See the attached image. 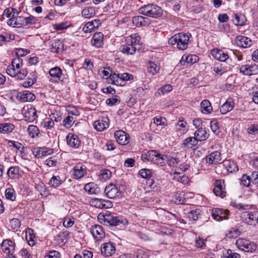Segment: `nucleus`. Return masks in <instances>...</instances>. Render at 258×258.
<instances>
[{
    "label": "nucleus",
    "instance_id": "obj_3",
    "mask_svg": "<svg viewBox=\"0 0 258 258\" xmlns=\"http://www.w3.org/2000/svg\"><path fill=\"white\" fill-rule=\"evenodd\" d=\"M139 12L141 14L153 18H158L162 15L161 8L154 4L145 5L139 9Z\"/></svg>",
    "mask_w": 258,
    "mask_h": 258
},
{
    "label": "nucleus",
    "instance_id": "obj_44",
    "mask_svg": "<svg viewBox=\"0 0 258 258\" xmlns=\"http://www.w3.org/2000/svg\"><path fill=\"white\" fill-rule=\"evenodd\" d=\"M232 21L235 25L241 26L245 25L246 18L243 14H235Z\"/></svg>",
    "mask_w": 258,
    "mask_h": 258
},
{
    "label": "nucleus",
    "instance_id": "obj_15",
    "mask_svg": "<svg viewBox=\"0 0 258 258\" xmlns=\"http://www.w3.org/2000/svg\"><path fill=\"white\" fill-rule=\"evenodd\" d=\"M67 145L71 148L78 149L81 146V142L79 137L72 133H69L66 137Z\"/></svg>",
    "mask_w": 258,
    "mask_h": 258
},
{
    "label": "nucleus",
    "instance_id": "obj_34",
    "mask_svg": "<svg viewBox=\"0 0 258 258\" xmlns=\"http://www.w3.org/2000/svg\"><path fill=\"white\" fill-rule=\"evenodd\" d=\"M195 137L197 139L198 141H205L207 140L209 136L206 128L200 127L194 134Z\"/></svg>",
    "mask_w": 258,
    "mask_h": 258
},
{
    "label": "nucleus",
    "instance_id": "obj_40",
    "mask_svg": "<svg viewBox=\"0 0 258 258\" xmlns=\"http://www.w3.org/2000/svg\"><path fill=\"white\" fill-rule=\"evenodd\" d=\"M37 76L35 72H32L29 74L26 81L23 82L22 86L24 88H29L31 87L36 81Z\"/></svg>",
    "mask_w": 258,
    "mask_h": 258
},
{
    "label": "nucleus",
    "instance_id": "obj_23",
    "mask_svg": "<svg viewBox=\"0 0 258 258\" xmlns=\"http://www.w3.org/2000/svg\"><path fill=\"white\" fill-rule=\"evenodd\" d=\"M228 213L229 212L227 210L216 208L213 209L212 216L215 220L219 221L227 219Z\"/></svg>",
    "mask_w": 258,
    "mask_h": 258
},
{
    "label": "nucleus",
    "instance_id": "obj_14",
    "mask_svg": "<svg viewBox=\"0 0 258 258\" xmlns=\"http://www.w3.org/2000/svg\"><path fill=\"white\" fill-rule=\"evenodd\" d=\"M90 205L100 209H108L113 206V204L111 201L101 199H92L90 201Z\"/></svg>",
    "mask_w": 258,
    "mask_h": 258
},
{
    "label": "nucleus",
    "instance_id": "obj_62",
    "mask_svg": "<svg viewBox=\"0 0 258 258\" xmlns=\"http://www.w3.org/2000/svg\"><path fill=\"white\" fill-rule=\"evenodd\" d=\"M120 102V97L117 95L113 96L111 98H108L106 100V103L110 106L114 105Z\"/></svg>",
    "mask_w": 258,
    "mask_h": 258
},
{
    "label": "nucleus",
    "instance_id": "obj_24",
    "mask_svg": "<svg viewBox=\"0 0 258 258\" xmlns=\"http://www.w3.org/2000/svg\"><path fill=\"white\" fill-rule=\"evenodd\" d=\"M240 72L245 75H253L258 73V66L253 65H243L240 68Z\"/></svg>",
    "mask_w": 258,
    "mask_h": 258
},
{
    "label": "nucleus",
    "instance_id": "obj_53",
    "mask_svg": "<svg viewBox=\"0 0 258 258\" xmlns=\"http://www.w3.org/2000/svg\"><path fill=\"white\" fill-rule=\"evenodd\" d=\"M135 254L137 258H149V251L142 248L137 249Z\"/></svg>",
    "mask_w": 258,
    "mask_h": 258
},
{
    "label": "nucleus",
    "instance_id": "obj_60",
    "mask_svg": "<svg viewBox=\"0 0 258 258\" xmlns=\"http://www.w3.org/2000/svg\"><path fill=\"white\" fill-rule=\"evenodd\" d=\"M75 219L73 217H64L63 221V225L66 228H70L74 224Z\"/></svg>",
    "mask_w": 258,
    "mask_h": 258
},
{
    "label": "nucleus",
    "instance_id": "obj_22",
    "mask_svg": "<svg viewBox=\"0 0 258 258\" xmlns=\"http://www.w3.org/2000/svg\"><path fill=\"white\" fill-rule=\"evenodd\" d=\"M24 110V117L26 121L31 122L37 118V111L34 107H27Z\"/></svg>",
    "mask_w": 258,
    "mask_h": 258
},
{
    "label": "nucleus",
    "instance_id": "obj_19",
    "mask_svg": "<svg viewBox=\"0 0 258 258\" xmlns=\"http://www.w3.org/2000/svg\"><path fill=\"white\" fill-rule=\"evenodd\" d=\"M104 192L106 197L109 199H114L121 195L120 189L113 184H110L105 188Z\"/></svg>",
    "mask_w": 258,
    "mask_h": 258
},
{
    "label": "nucleus",
    "instance_id": "obj_26",
    "mask_svg": "<svg viewBox=\"0 0 258 258\" xmlns=\"http://www.w3.org/2000/svg\"><path fill=\"white\" fill-rule=\"evenodd\" d=\"M15 243L9 239L4 240L1 244L3 251L6 254L13 253L15 251Z\"/></svg>",
    "mask_w": 258,
    "mask_h": 258
},
{
    "label": "nucleus",
    "instance_id": "obj_59",
    "mask_svg": "<svg viewBox=\"0 0 258 258\" xmlns=\"http://www.w3.org/2000/svg\"><path fill=\"white\" fill-rule=\"evenodd\" d=\"M8 145L9 147H14L16 148L17 151L20 150L21 149H24V147L22 146V144L17 141L8 140Z\"/></svg>",
    "mask_w": 258,
    "mask_h": 258
},
{
    "label": "nucleus",
    "instance_id": "obj_2",
    "mask_svg": "<svg viewBox=\"0 0 258 258\" xmlns=\"http://www.w3.org/2000/svg\"><path fill=\"white\" fill-rule=\"evenodd\" d=\"M141 158L144 161H151L154 164L161 166L165 165L168 161V157L166 155L161 154L155 150H150L143 154Z\"/></svg>",
    "mask_w": 258,
    "mask_h": 258
},
{
    "label": "nucleus",
    "instance_id": "obj_52",
    "mask_svg": "<svg viewBox=\"0 0 258 258\" xmlns=\"http://www.w3.org/2000/svg\"><path fill=\"white\" fill-rule=\"evenodd\" d=\"M251 183V176H248L246 174L243 175L240 179V184L245 187L252 186L253 184Z\"/></svg>",
    "mask_w": 258,
    "mask_h": 258
},
{
    "label": "nucleus",
    "instance_id": "obj_30",
    "mask_svg": "<svg viewBox=\"0 0 258 258\" xmlns=\"http://www.w3.org/2000/svg\"><path fill=\"white\" fill-rule=\"evenodd\" d=\"M103 34L101 32L95 33L91 39V44L96 48L102 47L103 45Z\"/></svg>",
    "mask_w": 258,
    "mask_h": 258
},
{
    "label": "nucleus",
    "instance_id": "obj_43",
    "mask_svg": "<svg viewBox=\"0 0 258 258\" xmlns=\"http://www.w3.org/2000/svg\"><path fill=\"white\" fill-rule=\"evenodd\" d=\"M189 126L183 118L180 117L178 119V132L181 135H184L188 131Z\"/></svg>",
    "mask_w": 258,
    "mask_h": 258
},
{
    "label": "nucleus",
    "instance_id": "obj_13",
    "mask_svg": "<svg viewBox=\"0 0 258 258\" xmlns=\"http://www.w3.org/2000/svg\"><path fill=\"white\" fill-rule=\"evenodd\" d=\"M109 119L107 117H103L93 123V127L97 132H102L109 127Z\"/></svg>",
    "mask_w": 258,
    "mask_h": 258
},
{
    "label": "nucleus",
    "instance_id": "obj_56",
    "mask_svg": "<svg viewBox=\"0 0 258 258\" xmlns=\"http://www.w3.org/2000/svg\"><path fill=\"white\" fill-rule=\"evenodd\" d=\"M17 75H15L13 78H16L17 80H23L28 74V71L26 69H20L18 71Z\"/></svg>",
    "mask_w": 258,
    "mask_h": 258
},
{
    "label": "nucleus",
    "instance_id": "obj_4",
    "mask_svg": "<svg viewBox=\"0 0 258 258\" xmlns=\"http://www.w3.org/2000/svg\"><path fill=\"white\" fill-rule=\"evenodd\" d=\"M133 79V76L127 73L119 74L114 72L110 75L111 84L118 86H124L125 85V81Z\"/></svg>",
    "mask_w": 258,
    "mask_h": 258
},
{
    "label": "nucleus",
    "instance_id": "obj_8",
    "mask_svg": "<svg viewBox=\"0 0 258 258\" xmlns=\"http://www.w3.org/2000/svg\"><path fill=\"white\" fill-rule=\"evenodd\" d=\"M178 202H180L179 203H178V205H180V206L178 207V209L183 210V214H186L187 212L188 214V217L189 219H191L194 221L197 220V219L198 218V215L200 214L199 210L189 211V205L187 204H185V202H186L185 199H184L182 201L180 199L178 200Z\"/></svg>",
    "mask_w": 258,
    "mask_h": 258
},
{
    "label": "nucleus",
    "instance_id": "obj_45",
    "mask_svg": "<svg viewBox=\"0 0 258 258\" xmlns=\"http://www.w3.org/2000/svg\"><path fill=\"white\" fill-rule=\"evenodd\" d=\"M85 190L89 194H96L98 192L99 189L97 185L94 182L87 183L84 186Z\"/></svg>",
    "mask_w": 258,
    "mask_h": 258
},
{
    "label": "nucleus",
    "instance_id": "obj_27",
    "mask_svg": "<svg viewBox=\"0 0 258 258\" xmlns=\"http://www.w3.org/2000/svg\"><path fill=\"white\" fill-rule=\"evenodd\" d=\"M199 57L196 55L189 54L183 55L180 60L181 65L187 67L188 65H191L198 61Z\"/></svg>",
    "mask_w": 258,
    "mask_h": 258
},
{
    "label": "nucleus",
    "instance_id": "obj_39",
    "mask_svg": "<svg viewBox=\"0 0 258 258\" xmlns=\"http://www.w3.org/2000/svg\"><path fill=\"white\" fill-rule=\"evenodd\" d=\"M198 143V141L195 136L194 137H188L183 141L181 146L183 148H191L196 146Z\"/></svg>",
    "mask_w": 258,
    "mask_h": 258
},
{
    "label": "nucleus",
    "instance_id": "obj_37",
    "mask_svg": "<svg viewBox=\"0 0 258 258\" xmlns=\"http://www.w3.org/2000/svg\"><path fill=\"white\" fill-rule=\"evenodd\" d=\"M223 164L227 171L230 173L237 171L238 170V165L233 161L226 160L223 161Z\"/></svg>",
    "mask_w": 258,
    "mask_h": 258
},
{
    "label": "nucleus",
    "instance_id": "obj_29",
    "mask_svg": "<svg viewBox=\"0 0 258 258\" xmlns=\"http://www.w3.org/2000/svg\"><path fill=\"white\" fill-rule=\"evenodd\" d=\"M141 37L137 33L133 34L126 37L125 42L132 46L136 47V50L140 45Z\"/></svg>",
    "mask_w": 258,
    "mask_h": 258
},
{
    "label": "nucleus",
    "instance_id": "obj_63",
    "mask_svg": "<svg viewBox=\"0 0 258 258\" xmlns=\"http://www.w3.org/2000/svg\"><path fill=\"white\" fill-rule=\"evenodd\" d=\"M70 26V25L69 22H65L53 25V28L56 30H63L68 28Z\"/></svg>",
    "mask_w": 258,
    "mask_h": 258
},
{
    "label": "nucleus",
    "instance_id": "obj_12",
    "mask_svg": "<svg viewBox=\"0 0 258 258\" xmlns=\"http://www.w3.org/2000/svg\"><path fill=\"white\" fill-rule=\"evenodd\" d=\"M90 231L97 241H102L105 237V233L100 225H94L91 228Z\"/></svg>",
    "mask_w": 258,
    "mask_h": 258
},
{
    "label": "nucleus",
    "instance_id": "obj_50",
    "mask_svg": "<svg viewBox=\"0 0 258 258\" xmlns=\"http://www.w3.org/2000/svg\"><path fill=\"white\" fill-rule=\"evenodd\" d=\"M111 175V172L108 169H102L100 171L99 179L102 181H106L110 179Z\"/></svg>",
    "mask_w": 258,
    "mask_h": 258
},
{
    "label": "nucleus",
    "instance_id": "obj_48",
    "mask_svg": "<svg viewBox=\"0 0 258 258\" xmlns=\"http://www.w3.org/2000/svg\"><path fill=\"white\" fill-rule=\"evenodd\" d=\"M96 14L95 10L93 7L85 8L82 11V15L85 18H91Z\"/></svg>",
    "mask_w": 258,
    "mask_h": 258
},
{
    "label": "nucleus",
    "instance_id": "obj_16",
    "mask_svg": "<svg viewBox=\"0 0 258 258\" xmlns=\"http://www.w3.org/2000/svg\"><path fill=\"white\" fill-rule=\"evenodd\" d=\"M116 141L121 145H125L130 142L129 135L122 130L116 131L114 133Z\"/></svg>",
    "mask_w": 258,
    "mask_h": 258
},
{
    "label": "nucleus",
    "instance_id": "obj_35",
    "mask_svg": "<svg viewBox=\"0 0 258 258\" xmlns=\"http://www.w3.org/2000/svg\"><path fill=\"white\" fill-rule=\"evenodd\" d=\"M20 99L22 102L32 101L36 98L35 95L29 91L25 90L19 94Z\"/></svg>",
    "mask_w": 258,
    "mask_h": 258
},
{
    "label": "nucleus",
    "instance_id": "obj_49",
    "mask_svg": "<svg viewBox=\"0 0 258 258\" xmlns=\"http://www.w3.org/2000/svg\"><path fill=\"white\" fill-rule=\"evenodd\" d=\"M27 132L29 136L32 138L38 137L40 133L38 127L34 125H29L27 128Z\"/></svg>",
    "mask_w": 258,
    "mask_h": 258
},
{
    "label": "nucleus",
    "instance_id": "obj_1",
    "mask_svg": "<svg viewBox=\"0 0 258 258\" xmlns=\"http://www.w3.org/2000/svg\"><path fill=\"white\" fill-rule=\"evenodd\" d=\"M20 12L16 9L9 8L5 10L3 16L9 18L7 24L12 27L20 28L36 24L38 19L33 16L24 17L19 16Z\"/></svg>",
    "mask_w": 258,
    "mask_h": 258
},
{
    "label": "nucleus",
    "instance_id": "obj_6",
    "mask_svg": "<svg viewBox=\"0 0 258 258\" xmlns=\"http://www.w3.org/2000/svg\"><path fill=\"white\" fill-rule=\"evenodd\" d=\"M236 245L239 249L250 253L255 251L257 248L255 243L242 238L238 239L236 241Z\"/></svg>",
    "mask_w": 258,
    "mask_h": 258
},
{
    "label": "nucleus",
    "instance_id": "obj_36",
    "mask_svg": "<svg viewBox=\"0 0 258 258\" xmlns=\"http://www.w3.org/2000/svg\"><path fill=\"white\" fill-rule=\"evenodd\" d=\"M119 50L122 53L126 55H133L137 51L136 47L132 46L126 42L120 46Z\"/></svg>",
    "mask_w": 258,
    "mask_h": 258
},
{
    "label": "nucleus",
    "instance_id": "obj_11",
    "mask_svg": "<svg viewBox=\"0 0 258 258\" xmlns=\"http://www.w3.org/2000/svg\"><path fill=\"white\" fill-rule=\"evenodd\" d=\"M241 218L245 223L249 225H253L258 221V212H243L241 214Z\"/></svg>",
    "mask_w": 258,
    "mask_h": 258
},
{
    "label": "nucleus",
    "instance_id": "obj_64",
    "mask_svg": "<svg viewBox=\"0 0 258 258\" xmlns=\"http://www.w3.org/2000/svg\"><path fill=\"white\" fill-rule=\"evenodd\" d=\"M30 52L29 49H25L22 48H16L15 50L16 57H20V56H24Z\"/></svg>",
    "mask_w": 258,
    "mask_h": 258
},
{
    "label": "nucleus",
    "instance_id": "obj_51",
    "mask_svg": "<svg viewBox=\"0 0 258 258\" xmlns=\"http://www.w3.org/2000/svg\"><path fill=\"white\" fill-rule=\"evenodd\" d=\"M75 118L73 116L70 115H68L63 120V126L66 128H70L74 123L75 121Z\"/></svg>",
    "mask_w": 258,
    "mask_h": 258
},
{
    "label": "nucleus",
    "instance_id": "obj_58",
    "mask_svg": "<svg viewBox=\"0 0 258 258\" xmlns=\"http://www.w3.org/2000/svg\"><path fill=\"white\" fill-rule=\"evenodd\" d=\"M231 205L239 210H249L252 206V205H242L241 203H237L235 202H231Z\"/></svg>",
    "mask_w": 258,
    "mask_h": 258
},
{
    "label": "nucleus",
    "instance_id": "obj_28",
    "mask_svg": "<svg viewBox=\"0 0 258 258\" xmlns=\"http://www.w3.org/2000/svg\"><path fill=\"white\" fill-rule=\"evenodd\" d=\"M211 54L217 60L220 61H225L229 58L228 55L224 52L222 50L214 48L211 50Z\"/></svg>",
    "mask_w": 258,
    "mask_h": 258
},
{
    "label": "nucleus",
    "instance_id": "obj_46",
    "mask_svg": "<svg viewBox=\"0 0 258 258\" xmlns=\"http://www.w3.org/2000/svg\"><path fill=\"white\" fill-rule=\"evenodd\" d=\"M62 183V179L59 176H53L49 181V185L50 187L57 188Z\"/></svg>",
    "mask_w": 258,
    "mask_h": 258
},
{
    "label": "nucleus",
    "instance_id": "obj_20",
    "mask_svg": "<svg viewBox=\"0 0 258 258\" xmlns=\"http://www.w3.org/2000/svg\"><path fill=\"white\" fill-rule=\"evenodd\" d=\"M190 36V33H178V49L183 50L187 48Z\"/></svg>",
    "mask_w": 258,
    "mask_h": 258
},
{
    "label": "nucleus",
    "instance_id": "obj_33",
    "mask_svg": "<svg viewBox=\"0 0 258 258\" xmlns=\"http://www.w3.org/2000/svg\"><path fill=\"white\" fill-rule=\"evenodd\" d=\"M236 43L239 47L247 48L252 45V41L249 38L242 36H238L236 37Z\"/></svg>",
    "mask_w": 258,
    "mask_h": 258
},
{
    "label": "nucleus",
    "instance_id": "obj_31",
    "mask_svg": "<svg viewBox=\"0 0 258 258\" xmlns=\"http://www.w3.org/2000/svg\"><path fill=\"white\" fill-rule=\"evenodd\" d=\"M234 107V103L232 98H229L220 107V111L225 114L231 111Z\"/></svg>",
    "mask_w": 258,
    "mask_h": 258
},
{
    "label": "nucleus",
    "instance_id": "obj_21",
    "mask_svg": "<svg viewBox=\"0 0 258 258\" xmlns=\"http://www.w3.org/2000/svg\"><path fill=\"white\" fill-rule=\"evenodd\" d=\"M213 191L216 196L224 197L226 196L224 181L221 180H217L215 183V187Z\"/></svg>",
    "mask_w": 258,
    "mask_h": 258
},
{
    "label": "nucleus",
    "instance_id": "obj_47",
    "mask_svg": "<svg viewBox=\"0 0 258 258\" xmlns=\"http://www.w3.org/2000/svg\"><path fill=\"white\" fill-rule=\"evenodd\" d=\"M6 198L11 201H15L16 200V194L15 189L12 187H8L5 192Z\"/></svg>",
    "mask_w": 258,
    "mask_h": 258
},
{
    "label": "nucleus",
    "instance_id": "obj_55",
    "mask_svg": "<svg viewBox=\"0 0 258 258\" xmlns=\"http://www.w3.org/2000/svg\"><path fill=\"white\" fill-rule=\"evenodd\" d=\"M148 70L151 75H154L159 71V68L156 63L149 61L148 64Z\"/></svg>",
    "mask_w": 258,
    "mask_h": 258
},
{
    "label": "nucleus",
    "instance_id": "obj_42",
    "mask_svg": "<svg viewBox=\"0 0 258 258\" xmlns=\"http://www.w3.org/2000/svg\"><path fill=\"white\" fill-rule=\"evenodd\" d=\"M201 111L205 114H209L212 111V107L210 102L208 100H204L201 103Z\"/></svg>",
    "mask_w": 258,
    "mask_h": 258
},
{
    "label": "nucleus",
    "instance_id": "obj_38",
    "mask_svg": "<svg viewBox=\"0 0 258 258\" xmlns=\"http://www.w3.org/2000/svg\"><path fill=\"white\" fill-rule=\"evenodd\" d=\"M41 126L46 130H52L54 127V122L52 118L45 117L41 122Z\"/></svg>",
    "mask_w": 258,
    "mask_h": 258
},
{
    "label": "nucleus",
    "instance_id": "obj_17",
    "mask_svg": "<svg viewBox=\"0 0 258 258\" xmlns=\"http://www.w3.org/2000/svg\"><path fill=\"white\" fill-rule=\"evenodd\" d=\"M50 51L53 53H60L64 49L63 42L58 39H52L49 42Z\"/></svg>",
    "mask_w": 258,
    "mask_h": 258
},
{
    "label": "nucleus",
    "instance_id": "obj_32",
    "mask_svg": "<svg viewBox=\"0 0 258 258\" xmlns=\"http://www.w3.org/2000/svg\"><path fill=\"white\" fill-rule=\"evenodd\" d=\"M7 174L11 179L18 178L21 175L20 168L18 166H11L8 169Z\"/></svg>",
    "mask_w": 258,
    "mask_h": 258
},
{
    "label": "nucleus",
    "instance_id": "obj_18",
    "mask_svg": "<svg viewBox=\"0 0 258 258\" xmlns=\"http://www.w3.org/2000/svg\"><path fill=\"white\" fill-rule=\"evenodd\" d=\"M101 254L108 257L112 255L115 252V245L112 242H106L101 247Z\"/></svg>",
    "mask_w": 258,
    "mask_h": 258
},
{
    "label": "nucleus",
    "instance_id": "obj_10",
    "mask_svg": "<svg viewBox=\"0 0 258 258\" xmlns=\"http://www.w3.org/2000/svg\"><path fill=\"white\" fill-rule=\"evenodd\" d=\"M71 172L74 179H80L87 174V167L82 163H78L73 167Z\"/></svg>",
    "mask_w": 258,
    "mask_h": 258
},
{
    "label": "nucleus",
    "instance_id": "obj_54",
    "mask_svg": "<svg viewBox=\"0 0 258 258\" xmlns=\"http://www.w3.org/2000/svg\"><path fill=\"white\" fill-rule=\"evenodd\" d=\"M139 174L143 178L149 179L152 176L153 172L150 169L144 168L139 171Z\"/></svg>",
    "mask_w": 258,
    "mask_h": 258
},
{
    "label": "nucleus",
    "instance_id": "obj_41",
    "mask_svg": "<svg viewBox=\"0 0 258 258\" xmlns=\"http://www.w3.org/2000/svg\"><path fill=\"white\" fill-rule=\"evenodd\" d=\"M15 129V125L8 122L0 123V133L2 134H10Z\"/></svg>",
    "mask_w": 258,
    "mask_h": 258
},
{
    "label": "nucleus",
    "instance_id": "obj_57",
    "mask_svg": "<svg viewBox=\"0 0 258 258\" xmlns=\"http://www.w3.org/2000/svg\"><path fill=\"white\" fill-rule=\"evenodd\" d=\"M167 162L168 163V165L171 167H173V168L172 169V172H173L174 174H177V168L176 166L177 163L176 158L172 157L169 159H168Z\"/></svg>",
    "mask_w": 258,
    "mask_h": 258
},
{
    "label": "nucleus",
    "instance_id": "obj_25",
    "mask_svg": "<svg viewBox=\"0 0 258 258\" xmlns=\"http://www.w3.org/2000/svg\"><path fill=\"white\" fill-rule=\"evenodd\" d=\"M132 22L137 27L147 26L151 23V21L148 17L137 16L133 18Z\"/></svg>",
    "mask_w": 258,
    "mask_h": 258
},
{
    "label": "nucleus",
    "instance_id": "obj_61",
    "mask_svg": "<svg viewBox=\"0 0 258 258\" xmlns=\"http://www.w3.org/2000/svg\"><path fill=\"white\" fill-rule=\"evenodd\" d=\"M10 226L13 230H17L21 226V222L18 219H12L10 221Z\"/></svg>",
    "mask_w": 258,
    "mask_h": 258
},
{
    "label": "nucleus",
    "instance_id": "obj_9",
    "mask_svg": "<svg viewBox=\"0 0 258 258\" xmlns=\"http://www.w3.org/2000/svg\"><path fill=\"white\" fill-rule=\"evenodd\" d=\"M23 66V59L20 57H16L12 60L11 63L7 69V73L12 77L17 75L19 70Z\"/></svg>",
    "mask_w": 258,
    "mask_h": 258
},
{
    "label": "nucleus",
    "instance_id": "obj_5",
    "mask_svg": "<svg viewBox=\"0 0 258 258\" xmlns=\"http://www.w3.org/2000/svg\"><path fill=\"white\" fill-rule=\"evenodd\" d=\"M100 220H103L104 222L109 224L111 226H118L121 224H125L127 223L126 219H123L120 217L114 216L111 214L99 215Z\"/></svg>",
    "mask_w": 258,
    "mask_h": 258
},
{
    "label": "nucleus",
    "instance_id": "obj_7",
    "mask_svg": "<svg viewBox=\"0 0 258 258\" xmlns=\"http://www.w3.org/2000/svg\"><path fill=\"white\" fill-rule=\"evenodd\" d=\"M49 74L53 82H63L68 79V76L63 74L62 70L58 67L51 68Z\"/></svg>",
    "mask_w": 258,
    "mask_h": 258
}]
</instances>
